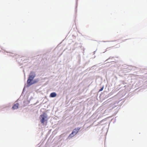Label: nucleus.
<instances>
[{
    "label": "nucleus",
    "instance_id": "5",
    "mask_svg": "<svg viewBox=\"0 0 147 147\" xmlns=\"http://www.w3.org/2000/svg\"><path fill=\"white\" fill-rule=\"evenodd\" d=\"M57 96L55 92H52L51 93L50 95V97H54L56 96Z\"/></svg>",
    "mask_w": 147,
    "mask_h": 147
},
{
    "label": "nucleus",
    "instance_id": "1",
    "mask_svg": "<svg viewBox=\"0 0 147 147\" xmlns=\"http://www.w3.org/2000/svg\"><path fill=\"white\" fill-rule=\"evenodd\" d=\"M35 76L36 75L34 72H30L27 81V83L29 84V85H31L33 84V83H31V82L35 77Z\"/></svg>",
    "mask_w": 147,
    "mask_h": 147
},
{
    "label": "nucleus",
    "instance_id": "2",
    "mask_svg": "<svg viewBox=\"0 0 147 147\" xmlns=\"http://www.w3.org/2000/svg\"><path fill=\"white\" fill-rule=\"evenodd\" d=\"M80 129V127H77L75 128L73 131L72 132L71 134L69 136V137L71 138L74 136L76 135L79 131V130Z\"/></svg>",
    "mask_w": 147,
    "mask_h": 147
},
{
    "label": "nucleus",
    "instance_id": "3",
    "mask_svg": "<svg viewBox=\"0 0 147 147\" xmlns=\"http://www.w3.org/2000/svg\"><path fill=\"white\" fill-rule=\"evenodd\" d=\"M45 113H44L40 115V117L41 118L40 121L42 124H44V122L46 121L45 119L47 118V117L45 115Z\"/></svg>",
    "mask_w": 147,
    "mask_h": 147
},
{
    "label": "nucleus",
    "instance_id": "6",
    "mask_svg": "<svg viewBox=\"0 0 147 147\" xmlns=\"http://www.w3.org/2000/svg\"><path fill=\"white\" fill-rule=\"evenodd\" d=\"M103 88H104V87H102L100 90H99V91L100 92V91H102L103 89Z\"/></svg>",
    "mask_w": 147,
    "mask_h": 147
},
{
    "label": "nucleus",
    "instance_id": "4",
    "mask_svg": "<svg viewBox=\"0 0 147 147\" xmlns=\"http://www.w3.org/2000/svg\"><path fill=\"white\" fill-rule=\"evenodd\" d=\"M19 105L18 103H16L14 104L13 106L12 109H18Z\"/></svg>",
    "mask_w": 147,
    "mask_h": 147
}]
</instances>
